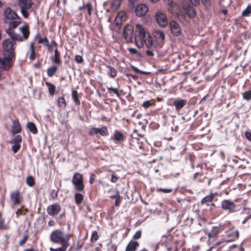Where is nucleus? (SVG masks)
<instances>
[{
	"mask_svg": "<svg viewBox=\"0 0 251 251\" xmlns=\"http://www.w3.org/2000/svg\"><path fill=\"white\" fill-rule=\"evenodd\" d=\"M216 193H214L205 197L201 201V203L205 204L206 205H208L209 203L212 202L214 197L216 196Z\"/></svg>",
	"mask_w": 251,
	"mask_h": 251,
	"instance_id": "obj_27",
	"label": "nucleus"
},
{
	"mask_svg": "<svg viewBox=\"0 0 251 251\" xmlns=\"http://www.w3.org/2000/svg\"><path fill=\"white\" fill-rule=\"evenodd\" d=\"M133 35V26L131 25H127L123 29V36L127 43L132 41Z\"/></svg>",
	"mask_w": 251,
	"mask_h": 251,
	"instance_id": "obj_7",
	"label": "nucleus"
},
{
	"mask_svg": "<svg viewBox=\"0 0 251 251\" xmlns=\"http://www.w3.org/2000/svg\"><path fill=\"white\" fill-rule=\"evenodd\" d=\"M142 232L141 231L138 230L135 232L133 236V238L134 239H138L141 237Z\"/></svg>",
	"mask_w": 251,
	"mask_h": 251,
	"instance_id": "obj_56",
	"label": "nucleus"
},
{
	"mask_svg": "<svg viewBox=\"0 0 251 251\" xmlns=\"http://www.w3.org/2000/svg\"><path fill=\"white\" fill-rule=\"evenodd\" d=\"M10 200L14 205H18L22 201L23 197L20 192L15 191L11 193Z\"/></svg>",
	"mask_w": 251,
	"mask_h": 251,
	"instance_id": "obj_12",
	"label": "nucleus"
},
{
	"mask_svg": "<svg viewBox=\"0 0 251 251\" xmlns=\"http://www.w3.org/2000/svg\"><path fill=\"white\" fill-rule=\"evenodd\" d=\"M222 208L224 210H227L229 212H234L235 211V204L227 200H225L222 202Z\"/></svg>",
	"mask_w": 251,
	"mask_h": 251,
	"instance_id": "obj_10",
	"label": "nucleus"
},
{
	"mask_svg": "<svg viewBox=\"0 0 251 251\" xmlns=\"http://www.w3.org/2000/svg\"><path fill=\"white\" fill-rule=\"evenodd\" d=\"M62 246L60 248H57V251H66L69 244V242H66L60 244Z\"/></svg>",
	"mask_w": 251,
	"mask_h": 251,
	"instance_id": "obj_42",
	"label": "nucleus"
},
{
	"mask_svg": "<svg viewBox=\"0 0 251 251\" xmlns=\"http://www.w3.org/2000/svg\"><path fill=\"white\" fill-rule=\"evenodd\" d=\"M21 131V126L19 122L15 120L13 122L12 133L13 134L20 133Z\"/></svg>",
	"mask_w": 251,
	"mask_h": 251,
	"instance_id": "obj_29",
	"label": "nucleus"
},
{
	"mask_svg": "<svg viewBox=\"0 0 251 251\" xmlns=\"http://www.w3.org/2000/svg\"><path fill=\"white\" fill-rule=\"evenodd\" d=\"M75 201L77 204L82 203L83 200V196L80 193H76L75 196Z\"/></svg>",
	"mask_w": 251,
	"mask_h": 251,
	"instance_id": "obj_38",
	"label": "nucleus"
},
{
	"mask_svg": "<svg viewBox=\"0 0 251 251\" xmlns=\"http://www.w3.org/2000/svg\"><path fill=\"white\" fill-rule=\"evenodd\" d=\"M12 58H6L4 56L3 58H0V69L8 70L12 66L11 60Z\"/></svg>",
	"mask_w": 251,
	"mask_h": 251,
	"instance_id": "obj_15",
	"label": "nucleus"
},
{
	"mask_svg": "<svg viewBox=\"0 0 251 251\" xmlns=\"http://www.w3.org/2000/svg\"><path fill=\"white\" fill-rule=\"evenodd\" d=\"M245 136L246 138L249 140L251 141V133L248 131L246 132Z\"/></svg>",
	"mask_w": 251,
	"mask_h": 251,
	"instance_id": "obj_64",
	"label": "nucleus"
},
{
	"mask_svg": "<svg viewBox=\"0 0 251 251\" xmlns=\"http://www.w3.org/2000/svg\"><path fill=\"white\" fill-rule=\"evenodd\" d=\"M165 40V34L160 30H154L152 33V36L150 34L145 46L148 49L146 51V55L150 57L154 56V50L157 48L162 47Z\"/></svg>",
	"mask_w": 251,
	"mask_h": 251,
	"instance_id": "obj_1",
	"label": "nucleus"
},
{
	"mask_svg": "<svg viewBox=\"0 0 251 251\" xmlns=\"http://www.w3.org/2000/svg\"><path fill=\"white\" fill-rule=\"evenodd\" d=\"M135 42L138 48H142L145 45V43L149 37L150 33L146 31L143 25L136 23L135 25Z\"/></svg>",
	"mask_w": 251,
	"mask_h": 251,
	"instance_id": "obj_2",
	"label": "nucleus"
},
{
	"mask_svg": "<svg viewBox=\"0 0 251 251\" xmlns=\"http://www.w3.org/2000/svg\"><path fill=\"white\" fill-rule=\"evenodd\" d=\"M9 228V226L7 225H6L4 223L3 220L0 221V230H6Z\"/></svg>",
	"mask_w": 251,
	"mask_h": 251,
	"instance_id": "obj_47",
	"label": "nucleus"
},
{
	"mask_svg": "<svg viewBox=\"0 0 251 251\" xmlns=\"http://www.w3.org/2000/svg\"><path fill=\"white\" fill-rule=\"evenodd\" d=\"M126 13L124 11H120L115 19V22L117 25L120 24L126 19Z\"/></svg>",
	"mask_w": 251,
	"mask_h": 251,
	"instance_id": "obj_24",
	"label": "nucleus"
},
{
	"mask_svg": "<svg viewBox=\"0 0 251 251\" xmlns=\"http://www.w3.org/2000/svg\"><path fill=\"white\" fill-rule=\"evenodd\" d=\"M27 127L28 129L33 133L36 134L37 132V128L32 122H29L27 124Z\"/></svg>",
	"mask_w": 251,
	"mask_h": 251,
	"instance_id": "obj_34",
	"label": "nucleus"
},
{
	"mask_svg": "<svg viewBox=\"0 0 251 251\" xmlns=\"http://www.w3.org/2000/svg\"><path fill=\"white\" fill-rule=\"evenodd\" d=\"M238 237V231L235 228H232L226 232L224 240L226 242L232 241L237 239Z\"/></svg>",
	"mask_w": 251,
	"mask_h": 251,
	"instance_id": "obj_8",
	"label": "nucleus"
},
{
	"mask_svg": "<svg viewBox=\"0 0 251 251\" xmlns=\"http://www.w3.org/2000/svg\"><path fill=\"white\" fill-rule=\"evenodd\" d=\"M72 183L74 185L75 189L78 191H83L84 189L83 184V177L82 174L75 173L73 176Z\"/></svg>",
	"mask_w": 251,
	"mask_h": 251,
	"instance_id": "obj_5",
	"label": "nucleus"
},
{
	"mask_svg": "<svg viewBox=\"0 0 251 251\" xmlns=\"http://www.w3.org/2000/svg\"><path fill=\"white\" fill-rule=\"evenodd\" d=\"M20 147L21 145L13 144L11 147V150L14 153H16L19 150Z\"/></svg>",
	"mask_w": 251,
	"mask_h": 251,
	"instance_id": "obj_53",
	"label": "nucleus"
},
{
	"mask_svg": "<svg viewBox=\"0 0 251 251\" xmlns=\"http://www.w3.org/2000/svg\"><path fill=\"white\" fill-rule=\"evenodd\" d=\"M29 58L31 60H33L35 59V55L34 50V43H31L30 44V55Z\"/></svg>",
	"mask_w": 251,
	"mask_h": 251,
	"instance_id": "obj_37",
	"label": "nucleus"
},
{
	"mask_svg": "<svg viewBox=\"0 0 251 251\" xmlns=\"http://www.w3.org/2000/svg\"><path fill=\"white\" fill-rule=\"evenodd\" d=\"M75 60L77 63H82L83 62V59L81 55H76L75 56Z\"/></svg>",
	"mask_w": 251,
	"mask_h": 251,
	"instance_id": "obj_51",
	"label": "nucleus"
},
{
	"mask_svg": "<svg viewBox=\"0 0 251 251\" xmlns=\"http://www.w3.org/2000/svg\"><path fill=\"white\" fill-rule=\"evenodd\" d=\"M139 246V244L137 241H130L127 245L126 250V251H135Z\"/></svg>",
	"mask_w": 251,
	"mask_h": 251,
	"instance_id": "obj_21",
	"label": "nucleus"
},
{
	"mask_svg": "<svg viewBox=\"0 0 251 251\" xmlns=\"http://www.w3.org/2000/svg\"><path fill=\"white\" fill-rule=\"evenodd\" d=\"M7 33L9 35L10 37V39H12L13 42H15V41L19 42H23L24 41V38L20 35V34L15 33L13 31H7Z\"/></svg>",
	"mask_w": 251,
	"mask_h": 251,
	"instance_id": "obj_20",
	"label": "nucleus"
},
{
	"mask_svg": "<svg viewBox=\"0 0 251 251\" xmlns=\"http://www.w3.org/2000/svg\"><path fill=\"white\" fill-rule=\"evenodd\" d=\"M19 30L23 35V37L25 40H27L29 37L30 32L29 31V26L27 25H24L19 27Z\"/></svg>",
	"mask_w": 251,
	"mask_h": 251,
	"instance_id": "obj_23",
	"label": "nucleus"
},
{
	"mask_svg": "<svg viewBox=\"0 0 251 251\" xmlns=\"http://www.w3.org/2000/svg\"><path fill=\"white\" fill-rule=\"evenodd\" d=\"M22 142V137L21 135H16L15 138L10 142L12 144L21 145Z\"/></svg>",
	"mask_w": 251,
	"mask_h": 251,
	"instance_id": "obj_39",
	"label": "nucleus"
},
{
	"mask_svg": "<svg viewBox=\"0 0 251 251\" xmlns=\"http://www.w3.org/2000/svg\"><path fill=\"white\" fill-rule=\"evenodd\" d=\"M156 21L158 25L162 27H165L168 25V21L165 15L161 13L158 12L156 14Z\"/></svg>",
	"mask_w": 251,
	"mask_h": 251,
	"instance_id": "obj_16",
	"label": "nucleus"
},
{
	"mask_svg": "<svg viewBox=\"0 0 251 251\" xmlns=\"http://www.w3.org/2000/svg\"><path fill=\"white\" fill-rule=\"evenodd\" d=\"M85 8L87 9L88 14L91 15L92 12V4L90 2H88L85 5Z\"/></svg>",
	"mask_w": 251,
	"mask_h": 251,
	"instance_id": "obj_48",
	"label": "nucleus"
},
{
	"mask_svg": "<svg viewBox=\"0 0 251 251\" xmlns=\"http://www.w3.org/2000/svg\"><path fill=\"white\" fill-rule=\"evenodd\" d=\"M124 138L123 134L120 131L118 130H116L115 131L113 137H111L112 139L119 142L123 141Z\"/></svg>",
	"mask_w": 251,
	"mask_h": 251,
	"instance_id": "obj_30",
	"label": "nucleus"
},
{
	"mask_svg": "<svg viewBox=\"0 0 251 251\" xmlns=\"http://www.w3.org/2000/svg\"><path fill=\"white\" fill-rule=\"evenodd\" d=\"M251 13V5H249L248 7L243 11L242 16H248Z\"/></svg>",
	"mask_w": 251,
	"mask_h": 251,
	"instance_id": "obj_41",
	"label": "nucleus"
},
{
	"mask_svg": "<svg viewBox=\"0 0 251 251\" xmlns=\"http://www.w3.org/2000/svg\"><path fill=\"white\" fill-rule=\"evenodd\" d=\"M58 105L59 107L64 108L66 106V102L63 97H59L57 99Z\"/></svg>",
	"mask_w": 251,
	"mask_h": 251,
	"instance_id": "obj_36",
	"label": "nucleus"
},
{
	"mask_svg": "<svg viewBox=\"0 0 251 251\" xmlns=\"http://www.w3.org/2000/svg\"><path fill=\"white\" fill-rule=\"evenodd\" d=\"M107 90L109 92H113L114 94L116 95V96L118 97H120V94L118 91V90L117 88H113V87H108Z\"/></svg>",
	"mask_w": 251,
	"mask_h": 251,
	"instance_id": "obj_46",
	"label": "nucleus"
},
{
	"mask_svg": "<svg viewBox=\"0 0 251 251\" xmlns=\"http://www.w3.org/2000/svg\"><path fill=\"white\" fill-rule=\"evenodd\" d=\"M16 44L13 42L12 39L7 38L2 42L3 48V56L6 58H13L14 57V51Z\"/></svg>",
	"mask_w": 251,
	"mask_h": 251,
	"instance_id": "obj_3",
	"label": "nucleus"
},
{
	"mask_svg": "<svg viewBox=\"0 0 251 251\" xmlns=\"http://www.w3.org/2000/svg\"><path fill=\"white\" fill-rule=\"evenodd\" d=\"M148 11V7L145 4H138L135 9L136 15L138 17H142Z\"/></svg>",
	"mask_w": 251,
	"mask_h": 251,
	"instance_id": "obj_14",
	"label": "nucleus"
},
{
	"mask_svg": "<svg viewBox=\"0 0 251 251\" xmlns=\"http://www.w3.org/2000/svg\"><path fill=\"white\" fill-rule=\"evenodd\" d=\"M57 70V67L55 66H52L49 67L47 70V74L49 77H52L54 75Z\"/></svg>",
	"mask_w": 251,
	"mask_h": 251,
	"instance_id": "obj_31",
	"label": "nucleus"
},
{
	"mask_svg": "<svg viewBox=\"0 0 251 251\" xmlns=\"http://www.w3.org/2000/svg\"><path fill=\"white\" fill-rule=\"evenodd\" d=\"M187 103V100L183 99H176L173 102L176 110H179L182 108Z\"/></svg>",
	"mask_w": 251,
	"mask_h": 251,
	"instance_id": "obj_18",
	"label": "nucleus"
},
{
	"mask_svg": "<svg viewBox=\"0 0 251 251\" xmlns=\"http://www.w3.org/2000/svg\"><path fill=\"white\" fill-rule=\"evenodd\" d=\"M57 45L55 41H52L50 44H49L48 43L46 46L48 47V49L49 51H52L53 50V47H56Z\"/></svg>",
	"mask_w": 251,
	"mask_h": 251,
	"instance_id": "obj_44",
	"label": "nucleus"
},
{
	"mask_svg": "<svg viewBox=\"0 0 251 251\" xmlns=\"http://www.w3.org/2000/svg\"><path fill=\"white\" fill-rule=\"evenodd\" d=\"M128 50L132 54H138V52L136 49L129 48L128 49Z\"/></svg>",
	"mask_w": 251,
	"mask_h": 251,
	"instance_id": "obj_63",
	"label": "nucleus"
},
{
	"mask_svg": "<svg viewBox=\"0 0 251 251\" xmlns=\"http://www.w3.org/2000/svg\"><path fill=\"white\" fill-rule=\"evenodd\" d=\"M32 0H19L18 5L20 7L21 12L22 15L25 18H27L29 15L28 10L33 5Z\"/></svg>",
	"mask_w": 251,
	"mask_h": 251,
	"instance_id": "obj_6",
	"label": "nucleus"
},
{
	"mask_svg": "<svg viewBox=\"0 0 251 251\" xmlns=\"http://www.w3.org/2000/svg\"><path fill=\"white\" fill-rule=\"evenodd\" d=\"M20 23L21 21L19 20L11 22L9 24V28H14L17 27Z\"/></svg>",
	"mask_w": 251,
	"mask_h": 251,
	"instance_id": "obj_43",
	"label": "nucleus"
},
{
	"mask_svg": "<svg viewBox=\"0 0 251 251\" xmlns=\"http://www.w3.org/2000/svg\"><path fill=\"white\" fill-rule=\"evenodd\" d=\"M81 248V246H80L78 244H77L76 247L72 246L70 248V250H73V251H77L79 250Z\"/></svg>",
	"mask_w": 251,
	"mask_h": 251,
	"instance_id": "obj_58",
	"label": "nucleus"
},
{
	"mask_svg": "<svg viewBox=\"0 0 251 251\" xmlns=\"http://www.w3.org/2000/svg\"><path fill=\"white\" fill-rule=\"evenodd\" d=\"M167 250L168 251H178L176 245H173L171 247H167Z\"/></svg>",
	"mask_w": 251,
	"mask_h": 251,
	"instance_id": "obj_57",
	"label": "nucleus"
},
{
	"mask_svg": "<svg viewBox=\"0 0 251 251\" xmlns=\"http://www.w3.org/2000/svg\"><path fill=\"white\" fill-rule=\"evenodd\" d=\"M49 43L48 39L47 37H45L43 38H40L38 40V43L43 44L45 46Z\"/></svg>",
	"mask_w": 251,
	"mask_h": 251,
	"instance_id": "obj_50",
	"label": "nucleus"
},
{
	"mask_svg": "<svg viewBox=\"0 0 251 251\" xmlns=\"http://www.w3.org/2000/svg\"><path fill=\"white\" fill-rule=\"evenodd\" d=\"M46 85L48 87L49 93L51 95H53L55 93V86L49 82H46Z\"/></svg>",
	"mask_w": 251,
	"mask_h": 251,
	"instance_id": "obj_33",
	"label": "nucleus"
},
{
	"mask_svg": "<svg viewBox=\"0 0 251 251\" xmlns=\"http://www.w3.org/2000/svg\"><path fill=\"white\" fill-rule=\"evenodd\" d=\"M202 4L206 8H209L211 7L210 0H201Z\"/></svg>",
	"mask_w": 251,
	"mask_h": 251,
	"instance_id": "obj_55",
	"label": "nucleus"
},
{
	"mask_svg": "<svg viewBox=\"0 0 251 251\" xmlns=\"http://www.w3.org/2000/svg\"><path fill=\"white\" fill-rule=\"evenodd\" d=\"M107 3L110 5L111 10L115 11L119 7L121 0H108Z\"/></svg>",
	"mask_w": 251,
	"mask_h": 251,
	"instance_id": "obj_22",
	"label": "nucleus"
},
{
	"mask_svg": "<svg viewBox=\"0 0 251 251\" xmlns=\"http://www.w3.org/2000/svg\"><path fill=\"white\" fill-rule=\"evenodd\" d=\"M114 197H116L117 199L116 200V201H115V205L116 206H118L120 203V196L119 195H115L114 196L112 197V198H114Z\"/></svg>",
	"mask_w": 251,
	"mask_h": 251,
	"instance_id": "obj_59",
	"label": "nucleus"
},
{
	"mask_svg": "<svg viewBox=\"0 0 251 251\" xmlns=\"http://www.w3.org/2000/svg\"><path fill=\"white\" fill-rule=\"evenodd\" d=\"M117 246L115 244H112L108 248V251H116Z\"/></svg>",
	"mask_w": 251,
	"mask_h": 251,
	"instance_id": "obj_60",
	"label": "nucleus"
},
{
	"mask_svg": "<svg viewBox=\"0 0 251 251\" xmlns=\"http://www.w3.org/2000/svg\"><path fill=\"white\" fill-rule=\"evenodd\" d=\"M71 235L69 234L64 235L59 229L53 230L50 235V240L53 243H63L69 242Z\"/></svg>",
	"mask_w": 251,
	"mask_h": 251,
	"instance_id": "obj_4",
	"label": "nucleus"
},
{
	"mask_svg": "<svg viewBox=\"0 0 251 251\" xmlns=\"http://www.w3.org/2000/svg\"><path fill=\"white\" fill-rule=\"evenodd\" d=\"M27 237H28V236L27 235H25L24 237V238L20 241L19 242V244L20 245H24V244L25 243V242H26V240H27Z\"/></svg>",
	"mask_w": 251,
	"mask_h": 251,
	"instance_id": "obj_61",
	"label": "nucleus"
},
{
	"mask_svg": "<svg viewBox=\"0 0 251 251\" xmlns=\"http://www.w3.org/2000/svg\"><path fill=\"white\" fill-rule=\"evenodd\" d=\"M99 238V235L98 234V233L96 231H94L92 232L91 237V241L92 242H96Z\"/></svg>",
	"mask_w": 251,
	"mask_h": 251,
	"instance_id": "obj_45",
	"label": "nucleus"
},
{
	"mask_svg": "<svg viewBox=\"0 0 251 251\" xmlns=\"http://www.w3.org/2000/svg\"><path fill=\"white\" fill-rule=\"evenodd\" d=\"M51 60L52 62L55 64H59L61 62L60 53L56 48L54 50V55L51 56Z\"/></svg>",
	"mask_w": 251,
	"mask_h": 251,
	"instance_id": "obj_25",
	"label": "nucleus"
},
{
	"mask_svg": "<svg viewBox=\"0 0 251 251\" xmlns=\"http://www.w3.org/2000/svg\"><path fill=\"white\" fill-rule=\"evenodd\" d=\"M186 14L190 18H194L196 16V13L194 8L191 7H188L185 9Z\"/></svg>",
	"mask_w": 251,
	"mask_h": 251,
	"instance_id": "obj_32",
	"label": "nucleus"
},
{
	"mask_svg": "<svg viewBox=\"0 0 251 251\" xmlns=\"http://www.w3.org/2000/svg\"><path fill=\"white\" fill-rule=\"evenodd\" d=\"M89 134L91 136L97 134H100L101 136H107L108 135V131L105 126L100 128L93 127L90 129Z\"/></svg>",
	"mask_w": 251,
	"mask_h": 251,
	"instance_id": "obj_11",
	"label": "nucleus"
},
{
	"mask_svg": "<svg viewBox=\"0 0 251 251\" xmlns=\"http://www.w3.org/2000/svg\"><path fill=\"white\" fill-rule=\"evenodd\" d=\"M61 207L60 204L54 203L48 206L47 207L48 214L51 216H56L61 211Z\"/></svg>",
	"mask_w": 251,
	"mask_h": 251,
	"instance_id": "obj_9",
	"label": "nucleus"
},
{
	"mask_svg": "<svg viewBox=\"0 0 251 251\" xmlns=\"http://www.w3.org/2000/svg\"><path fill=\"white\" fill-rule=\"evenodd\" d=\"M72 98L76 105H80V101L78 99V93L76 91L74 90L72 91Z\"/></svg>",
	"mask_w": 251,
	"mask_h": 251,
	"instance_id": "obj_35",
	"label": "nucleus"
},
{
	"mask_svg": "<svg viewBox=\"0 0 251 251\" xmlns=\"http://www.w3.org/2000/svg\"><path fill=\"white\" fill-rule=\"evenodd\" d=\"M170 11L172 14L178 15L179 13V8L178 6L175 2H171L170 3Z\"/></svg>",
	"mask_w": 251,
	"mask_h": 251,
	"instance_id": "obj_28",
	"label": "nucleus"
},
{
	"mask_svg": "<svg viewBox=\"0 0 251 251\" xmlns=\"http://www.w3.org/2000/svg\"><path fill=\"white\" fill-rule=\"evenodd\" d=\"M4 15L5 20H16L17 18H19L16 13L9 7H6L5 8L4 10Z\"/></svg>",
	"mask_w": 251,
	"mask_h": 251,
	"instance_id": "obj_13",
	"label": "nucleus"
},
{
	"mask_svg": "<svg viewBox=\"0 0 251 251\" xmlns=\"http://www.w3.org/2000/svg\"><path fill=\"white\" fill-rule=\"evenodd\" d=\"M131 69L135 71L136 73H139L142 74H149V72H143L142 71L139 70L137 68L135 67V66H131Z\"/></svg>",
	"mask_w": 251,
	"mask_h": 251,
	"instance_id": "obj_54",
	"label": "nucleus"
},
{
	"mask_svg": "<svg viewBox=\"0 0 251 251\" xmlns=\"http://www.w3.org/2000/svg\"><path fill=\"white\" fill-rule=\"evenodd\" d=\"M172 33L176 36H179L181 33V29L178 24L175 21H172L170 24Z\"/></svg>",
	"mask_w": 251,
	"mask_h": 251,
	"instance_id": "obj_17",
	"label": "nucleus"
},
{
	"mask_svg": "<svg viewBox=\"0 0 251 251\" xmlns=\"http://www.w3.org/2000/svg\"><path fill=\"white\" fill-rule=\"evenodd\" d=\"M172 189H166V188H158L157 189V192H161L164 193H169L172 192Z\"/></svg>",
	"mask_w": 251,
	"mask_h": 251,
	"instance_id": "obj_52",
	"label": "nucleus"
},
{
	"mask_svg": "<svg viewBox=\"0 0 251 251\" xmlns=\"http://www.w3.org/2000/svg\"><path fill=\"white\" fill-rule=\"evenodd\" d=\"M243 98L246 100H249L251 99V91H246L243 93Z\"/></svg>",
	"mask_w": 251,
	"mask_h": 251,
	"instance_id": "obj_49",
	"label": "nucleus"
},
{
	"mask_svg": "<svg viewBox=\"0 0 251 251\" xmlns=\"http://www.w3.org/2000/svg\"><path fill=\"white\" fill-rule=\"evenodd\" d=\"M26 183L30 187L33 186L35 184V181L33 177L31 176H27L26 178Z\"/></svg>",
	"mask_w": 251,
	"mask_h": 251,
	"instance_id": "obj_40",
	"label": "nucleus"
},
{
	"mask_svg": "<svg viewBox=\"0 0 251 251\" xmlns=\"http://www.w3.org/2000/svg\"><path fill=\"white\" fill-rule=\"evenodd\" d=\"M118 179V177L116 176H115V175L113 174L111 176L110 181L112 182L115 183L117 181Z\"/></svg>",
	"mask_w": 251,
	"mask_h": 251,
	"instance_id": "obj_62",
	"label": "nucleus"
},
{
	"mask_svg": "<svg viewBox=\"0 0 251 251\" xmlns=\"http://www.w3.org/2000/svg\"><path fill=\"white\" fill-rule=\"evenodd\" d=\"M105 67L107 68V73L108 76L112 78L115 77L116 76L117 73L116 69L114 67L107 65H106Z\"/></svg>",
	"mask_w": 251,
	"mask_h": 251,
	"instance_id": "obj_26",
	"label": "nucleus"
},
{
	"mask_svg": "<svg viewBox=\"0 0 251 251\" xmlns=\"http://www.w3.org/2000/svg\"><path fill=\"white\" fill-rule=\"evenodd\" d=\"M221 228L218 226H214L212 227L210 231L207 233L209 238V241L212 239L215 238L220 233Z\"/></svg>",
	"mask_w": 251,
	"mask_h": 251,
	"instance_id": "obj_19",
	"label": "nucleus"
}]
</instances>
